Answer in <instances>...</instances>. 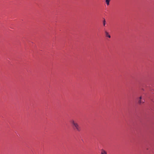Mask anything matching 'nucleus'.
<instances>
[{
	"instance_id": "2",
	"label": "nucleus",
	"mask_w": 154,
	"mask_h": 154,
	"mask_svg": "<svg viewBox=\"0 0 154 154\" xmlns=\"http://www.w3.org/2000/svg\"><path fill=\"white\" fill-rule=\"evenodd\" d=\"M141 99L142 97L141 96H140V97L138 98V103L140 104H141V103H144V102H143L141 101Z\"/></svg>"
},
{
	"instance_id": "6",
	"label": "nucleus",
	"mask_w": 154,
	"mask_h": 154,
	"mask_svg": "<svg viewBox=\"0 0 154 154\" xmlns=\"http://www.w3.org/2000/svg\"><path fill=\"white\" fill-rule=\"evenodd\" d=\"M105 23H106L105 20V19H104V20L103 21V26H105V24H106Z\"/></svg>"
},
{
	"instance_id": "4",
	"label": "nucleus",
	"mask_w": 154,
	"mask_h": 154,
	"mask_svg": "<svg viewBox=\"0 0 154 154\" xmlns=\"http://www.w3.org/2000/svg\"><path fill=\"white\" fill-rule=\"evenodd\" d=\"M101 154H107L106 152L103 149H101Z\"/></svg>"
},
{
	"instance_id": "1",
	"label": "nucleus",
	"mask_w": 154,
	"mask_h": 154,
	"mask_svg": "<svg viewBox=\"0 0 154 154\" xmlns=\"http://www.w3.org/2000/svg\"><path fill=\"white\" fill-rule=\"evenodd\" d=\"M71 122L72 124L73 127L77 131H81V128L76 121L74 120H72L71 121Z\"/></svg>"
},
{
	"instance_id": "3",
	"label": "nucleus",
	"mask_w": 154,
	"mask_h": 154,
	"mask_svg": "<svg viewBox=\"0 0 154 154\" xmlns=\"http://www.w3.org/2000/svg\"><path fill=\"white\" fill-rule=\"evenodd\" d=\"M105 36L106 37H107L109 38H111V36L109 34L108 32L107 31H106L105 32Z\"/></svg>"
},
{
	"instance_id": "5",
	"label": "nucleus",
	"mask_w": 154,
	"mask_h": 154,
	"mask_svg": "<svg viewBox=\"0 0 154 154\" xmlns=\"http://www.w3.org/2000/svg\"><path fill=\"white\" fill-rule=\"evenodd\" d=\"M110 0H106V2L107 5H108L109 4Z\"/></svg>"
}]
</instances>
